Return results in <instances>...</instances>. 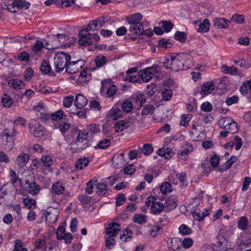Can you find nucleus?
<instances>
[{
    "mask_svg": "<svg viewBox=\"0 0 251 251\" xmlns=\"http://www.w3.org/2000/svg\"><path fill=\"white\" fill-rule=\"evenodd\" d=\"M189 55L185 53H180L175 56H172L170 60L164 62V66L167 69H170L173 71L185 70L188 68L185 66V61L187 59Z\"/></svg>",
    "mask_w": 251,
    "mask_h": 251,
    "instance_id": "f257e3e1",
    "label": "nucleus"
},
{
    "mask_svg": "<svg viewBox=\"0 0 251 251\" xmlns=\"http://www.w3.org/2000/svg\"><path fill=\"white\" fill-rule=\"evenodd\" d=\"M143 16L140 13H136L127 17L126 21L129 25V31L134 34L140 33L141 30L143 31V26L145 23L141 22Z\"/></svg>",
    "mask_w": 251,
    "mask_h": 251,
    "instance_id": "f03ea898",
    "label": "nucleus"
},
{
    "mask_svg": "<svg viewBox=\"0 0 251 251\" xmlns=\"http://www.w3.org/2000/svg\"><path fill=\"white\" fill-rule=\"evenodd\" d=\"M4 3L6 9L12 13H16L19 9H27L30 4L22 0H1Z\"/></svg>",
    "mask_w": 251,
    "mask_h": 251,
    "instance_id": "7ed1b4c3",
    "label": "nucleus"
},
{
    "mask_svg": "<svg viewBox=\"0 0 251 251\" xmlns=\"http://www.w3.org/2000/svg\"><path fill=\"white\" fill-rule=\"evenodd\" d=\"M54 59V68L55 71L59 73L66 68L69 62L71 60V56L67 53L63 52L56 53Z\"/></svg>",
    "mask_w": 251,
    "mask_h": 251,
    "instance_id": "20e7f679",
    "label": "nucleus"
},
{
    "mask_svg": "<svg viewBox=\"0 0 251 251\" xmlns=\"http://www.w3.org/2000/svg\"><path fill=\"white\" fill-rule=\"evenodd\" d=\"M68 38L65 34L58 33L56 37L51 36L44 40V48L48 50H54L60 46V43Z\"/></svg>",
    "mask_w": 251,
    "mask_h": 251,
    "instance_id": "39448f33",
    "label": "nucleus"
},
{
    "mask_svg": "<svg viewBox=\"0 0 251 251\" xmlns=\"http://www.w3.org/2000/svg\"><path fill=\"white\" fill-rule=\"evenodd\" d=\"M75 142L77 147L76 150L77 151H81L89 147L90 144L88 132L85 130H79Z\"/></svg>",
    "mask_w": 251,
    "mask_h": 251,
    "instance_id": "423d86ee",
    "label": "nucleus"
},
{
    "mask_svg": "<svg viewBox=\"0 0 251 251\" xmlns=\"http://www.w3.org/2000/svg\"><path fill=\"white\" fill-rule=\"evenodd\" d=\"M219 126L224 129V130H228L230 134L235 133L237 130V124L229 117L221 118L218 121Z\"/></svg>",
    "mask_w": 251,
    "mask_h": 251,
    "instance_id": "0eeeda50",
    "label": "nucleus"
},
{
    "mask_svg": "<svg viewBox=\"0 0 251 251\" xmlns=\"http://www.w3.org/2000/svg\"><path fill=\"white\" fill-rule=\"evenodd\" d=\"M145 203L147 206H151V213L154 215L160 214L164 209L163 204L160 201H156L154 197H149Z\"/></svg>",
    "mask_w": 251,
    "mask_h": 251,
    "instance_id": "6e6552de",
    "label": "nucleus"
},
{
    "mask_svg": "<svg viewBox=\"0 0 251 251\" xmlns=\"http://www.w3.org/2000/svg\"><path fill=\"white\" fill-rule=\"evenodd\" d=\"M19 182L26 191L33 195L38 193L41 189L40 185L34 181L27 180L24 182L22 179H19Z\"/></svg>",
    "mask_w": 251,
    "mask_h": 251,
    "instance_id": "1a4fd4ad",
    "label": "nucleus"
},
{
    "mask_svg": "<svg viewBox=\"0 0 251 251\" xmlns=\"http://www.w3.org/2000/svg\"><path fill=\"white\" fill-rule=\"evenodd\" d=\"M84 65V61L82 59L76 61H69L67 66L66 71L70 74H74L78 72Z\"/></svg>",
    "mask_w": 251,
    "mask_h": 251,
    "instance_id": "9d476101",
    "label": "nucleus"
},
{
    "mask_svg": "<svg viewBox=\"0 0 251 251\" xmlns=\"http://www.w3.org/2000/svg\"><path fill=\"white\" fill-rule=\"evenodd\" d=\"M29 126L30 133L33 134L35 137H40L44 135V127L39 125L36 121L31 122L29 123Z\"/></svg>",
    "mask_w": 251,
    "mask_h": 251,
    "instance_id": "9b49d317",
    "label": "nucleus"
},
{
    "mask_svg": "<svg viewBox=\"0 0 251 251\" xmlns=\"http://www.w3.org/2000/svg\"><path fill=\"white\" fill-rule=\"evenodd\" d=\"M41 163L42 166V172L44 174H46L47 172H51L52 168L51 166L52 164L51 157L49 155L42 156L41 158Z\"/></svg>",
    "mask_w": 251,
    "mask_h": 251,
    "instance_id": "f8f14e48",
    "label": "nucleus"
},
{
    "mask_svg": "<svg viewBox=\"0 0 251 251\" xmlns=\"http://www.w3.org/2000/svg\"><path fill=\"white\" fill-rule=\"evenodd\" d=\"M85 30H80L79 33V44L81 46H89L92 44V39Z\"/></svg>",
    "mask_w": 251,
    "mask_h": 251,
    "instance_id": "ddd939ff",
    "label": "nucleus"
},
{
    "mask_svg": "<svg viewBox=\"0 0 251 251\" xmlns=\"http://www.w3.org/2000/svg\"><path fill=\"white\" fill-rule=\"evenodd\" d=\"M102 88L101 90L104 91L106 89V95L108 97H111L115 95L117 89L115 85H110V82L107 80L101 81Z\"/></svg>",
    "mask_w": 251,
    "mask_h": 251,
    "instance_id": "4468645a",
    "label": "nucleus"
},
{
    "mask_svg": "<svg viewBox=\"0 0 251 251\" xmlns=\"http://www.w3.org/2000/svg\"><path fill=\"white\" fill-rule=\"evenodd\" d=\"M227 243L226 238L222 235H218L214 239V245L217 248H219L218 251H224L227 248L226 244Z\"/></svg>",
    "mask_w": 251,
    "mask_h": 251,
    "instance_id": "2eb2a0df",
    "label": "nucleus"
},
{
    "mask_svg": "<svg viewBox=\"0 0 251 251\" xmlns=\"http://www.w3.org/2000/svg\"><path fill=\"white\" fill-rule=\"evenodd\" d=\"M120 225L116 223H113L108 225L106 228V232L109 236L114 237L118 234L120 231Z\"/></svg>",
    "mask_w": 251,
    "mask_h": 251,
    "instance_id": "dca6fc26",
    "label": "nucleus"
},
{
    "mask_svg": "<svg viewBox=\"0 0 251 251\" xmlns=\"http://www.w3.org/2000/svg\"><path fill=\"white\" fill-rule=\"evenodd\" d=\"M215 88V85L213 81L206 82L201 85V93L204 95H207L211 93Z\"/></svg>",
    "mask_w": 251,
    "mask_h": 251,
    "instance_id": "f3484780",
    "label": "nucleus"
},
{
    "mask_svg": "<svg viewBox=\"0 0 251 251\" xmlns=\"http://www.w3.org/2000/svg\"><path fill=\"white\" fill-rule=\"evenodd\" d=\"M214 26L218 29L227 28L229 21L224 18H215L213 21Z\"/></svg>",
    "mask_w": 251,
    "mask_h": 251,
    "instance_id": "a211bd4d",
    "label": "nucleus"
},
{
    "mask_svg": "<svg viewBox=\"0 0 251 251\" xmlns=\"http://www.w3.org/2000/svg\"><path fill=\"white\" fill-rule=\"evenodd\" d=\"M251 238L242 239L237 246V249L240 251H251Z\"/></svg>",
    "mask_w": 251,
    "mask_h": 251,
    "instance_id": "6ab92c4d",
    "label": "nucleus"
},
{
    "mask_svg": "<svg viewBox=\"0 0 251 251\" xmlns=\"http://www.w3.org/2000/svg\"><path fill=\"white\" fill-rule=\"evenodd\" d=\"M195 23L196 25L199 26V28L197 29L198 32H206L209 31L210 23L208 19H204L202 23L200 21H197Z\"/></svg>",
    "mask_w": 251,
    "mask_h": 251,
    "instance_id": "aec40b11",
    "label": "nucleus"
},
{
    "mask_svg": "<svg viewBox=\"0 0 251 251\" xmlns=\"http://www.w3.org/2000/svg\"><path fill=\"white\" fill-rule=\"evenodd\" d=\"M177 199L176 196L172 195L168 198L165 201L163 205L164 208H167L168 210H173L177 206Z\"/></svg>",
    "mask_w": 251,
    "mask_h": 251,
    "instance_id": "412c9836",
    "label": "nucleus"
},
{
    "mask_svg": "<svg viewBox=\"0 0 251 251\" xmlns=\"http://www.w3.org/2000/svg\"><path fill=\"white\" fill-rule=\"evenodd\" d=\"M87 99L81 94H77L75 100L74 104L78 109L83 108L87 103Z\"/></svg>",
    "mask_w": 251,
    "mask_h": 251,
    "instance_id": "4be33fe9",
    "label": "nucleus"
},
{
    "mask_svg": "<svg viewBox=\"0 0 251 251\" xmlns=\"http://www.w3.org/2000/svg\"><path fill=\"white\" fill-rule=\"evenodd\" d=\"M29 160V155L22 152L17 158V162L20 168H24Z\"/></svg>",
    "mask_w": 251,
    "mask_h": 251,
    "instance_id": "5701e85b",
    "label": "nucleus"
},
{
    "mask_svg": "<svg viewBox=\"0 0 251 251\" xmlns=\"http://www.w3.org/2000/svg\"><path fill=\"white\" fill-rule=\"evenodd\" d=\"M249 223L247 217L245 216L240 217L237 222L238 228L242 230L245 231L248 229Z\"/></svg>",
    "mask_w": 251,
    "mask_h": 251,
    "instance_id": "b1692460",
    "label": "nucleus"
},
{
    "mask_svg": "<svg viewBox=\"0 0 251 251\" xmlns=\"http://www.w3.org/2000/svg\"><path fill=\"white\" fill-rule=\"evenodd\" d=\"M40 70L45 74H49L51 76H55V74L54 72L51 71V69L49 63L45 60H43L41 66Z\"/></svg>",
    "mask_w": 251,
    "mask_h": 251,
    "instance_id": "393cba45",
    "label": "nucleus"
},
{
    "mask_svg": "<svg viewBox=\"0 0 251 251\" xmlns=\"http://www.w3.org/2000/svg\"><path fill=\"white\" fill-rule=\"evenodd\" d=\"M148 216L142 214H136L132 218L134 223L140 225L145 224L147 222Z\"/></svg>",
    "mask_w": 251,
    "mask_h": 251,
    "instance_id": "a878e982",
    "label": "nucleus"
},
{
    "mask_svg": "<svg viewBox=\"0 0 251 251\" xmlns=\"http://www.w3.org/2000/svg\"><path fill=\"white\" fill-rule=\"evenodd\" d=\"M181 243V241L176 238L171 239L170 243H168V247L171 250L176 251L180 249Z\"/></svg>",
    "mask_w": 251,
    "mask_h": 251,
    "instance_id": "bb28decb",
    "label": "nucleus"
},
{
    "mask_svg": "<svg viewBox=\"0 0 251 251\" xmlns=\"http://www.w3.org/2000/svg\"><path fill=\"white\" fill-rule=\"evenodd\" d=\"M17 134V131L14 125L4 129L1 133L2 136L15 137Z\"/></svg>",
    "mask_w": 251,
    "mask_h": 251,
    "instance_id": "cd10ccee",
    "label": "nucleus"
},
{
    "mask_svg": "<svg viewBox=\"0 0 251 251\" xmlns=\"http://www.w3.org/2000/svg\"><path fill=\"white\" fill-rule=\"evenodd\" d=\"M52 190L55 195H60L64 193L65 187L62 182L57 181L52 184Z\"/></svg>",
    "mask_w": 251,
    "mask_h": 251,
    "instance_id": "c85d7f7f",
    "label": "nucleus"
},
{
    "mask_svg": "<svg viewBox=\"0 0 251 251\" xmlns=\"http://www.w3.org/2000/svg\"><path fill=\"white\" fill-rule=\"evenodd\" d=\"M112 161L117 168H122L126 164V161L124 160V158L120 157L119 155H114Z\"/></svg>",
    "mask_w": 251,
    "mask_h": 251,
    "instance_id": "c756f323",
    "label": "nucleus"
},
{
    "mask_svg": "<svg viewBox=\"0 0 251 251\" xmlns=\"http://www.w3.org/2000/svg\"><path fill=\"white\" fill-rule=\"evenodd\" d=\"M193 217L195 220L200 221L203 219V218L207 216L209 214L207 210L205 209V211L201 212L195 210L194 211H192Z\"/></svg>",
    "mask_w": 251,
    "mask_h": 251,
    "instance_id": "7c9ffc66",
    "label": "nucleus"
},
{
    "mask_svg": "<svg viewBox=\"0 0 251 251\" xmlns=\"http://www.w3.org/2000/svg\"><path fill=\"white\" fill-rule=\"evenodd\" d=\"M193 150L192 145H188L183 150L178 152V156L179 158L185 160L187 155L191 152Z\"/></svg>",
    "mask_w": 251,
    "mask_h": 251,
    "instance_id": "2f4dec72",
    "label": "nucleus"
},
{
    "mask_svg": "<svg viewBox=\"0 0 251 251\" xmlns=\"http://www.w3.org/2000/svg\"><path fill=\"white\" fill-rule=\"evenodd\" d=\"M9 85L14 89H21L24 87V82L19 79H11L8 82Z\"/></svg>",
    "mask_w": 251,
    "mask_h": 251,
    "instance_id": "473e14b6",
    "label": "nucleus"
},
{
    "mask_svg": "<svg viewBox=\"0 0 251 251\" xmlns=\"http://www.w3.org/2000/svg\"><path fill=\"white\" fill-rule=\"evenodd\" d=\"M159 24L166 33L170 32L174 27V24L170 21H161Z\"/></svg>",
    "mask_w": 251,
    "mask_h": 251,
    "instance_id": "72a5a7b5",
    "label": "nucleus"
},
{
    "mask_svg": "<svg viewBox=\"0 0 251 251\" xmlns=\"http://www.w3.org/2000/svg\"><path fill=\"white\" fill-rule=\"evenodd\" d=\"M141 77L144 82H148L153 77L154 74L149 69L146 68L143 72L141 73Z\"/></svg>",
    "mask_w": 251,
    "mask_h": 251,
    "instance_id": "f704fd0d",
    "label": "nucleus"
},
{
    "mask_svg": "<svg viewBox=\"0 0 251 251\" xmlns=\"http://www.w3.org/2000/svg\"><path fill=\"white\" fill-rule=\"evenodd\" d=\"M109 117L114 120H116L118 118H120L122 115L121 110L117 108L113 107L109 111Z\"/></svg>",
    "mask_w": 251,
    "mask_h": 251,
    "instance_id": "c9c22d12",
    "label": "nucleus"
},
{
    "mask_svg": "<svg viewBox=\"0 0 251 251\" xmlns=\"http://www.w3.org/2000/svg\"><path fill=\"white\" fill-rule=\"evenodd\" d=\"M158 45L159 47L163 49H168L171 48L173 44L170 39L162 38L158 41Z\"/></svg>",
    "mask_w": 251,
    "mask_h": 251,
    "instance_id": "e433bc0d",
    "label": "nucleus"
},
{
    "mask_svg": "<svg viewBox=\"0 0 251 251\" xmlns=\"http://www.w3.org/2000/svg\"><path fill=\"white\" fill-rule=\"evenodd\" d=\"M107 184L104 182H100L97 185V193L99 195L105 194L107 191Z\"/></svg>",
    "mask_w": 251,
    "mask_h": 251,
    "instance_id": "4c0bfd02",
    "label": "nucleus"
},
{
    "mask_svg": "<svg viewBox=\"0 0 251 251\" xmlns=\"http://www.w3.org/2000/svg\"><path fill=\"white\" fill-rule=\"evenodd\" d=\"M237 160V158L235 156H232L226 163L225 168H219L218 171L220 172H223L224 171L228 170L232 165L235 163Z\"/></svg>",
    "mask_w": 251,
    "mask_h": 251,
    "instance_id": "58836bf2",
    "label": "nucleus"
},
{
    "mask_svg": "<svg viewBox=\"0 0 251 251\" xmlns=\"http://www.w3.org/2000/svg\"><path fill=\"white\" fill-rule=\"evenodd\" d=\"M89 162V160L87 158H80L76 162L75 167L77 169L81 170L87 166Z\"/></svg>",
    "mask_w": 251,
    "mask_h": 251,
    "instance_id": "ea45409f",
    "label": "nucleus"
},
{
    "mask_svg": "<svg viewBox=\"0 0 251 251\" xmlns=\"http://www.w3.org/2000/svg\"><path fill=\"white\" fill-rule=\"evenodd\" d=\"M132 234L131 230L126 228L124 231L123 234L120 235V239L124 242H126L131 239Z\"/></svg>",
    "mask_w": 251,
    "mask_h": 251,
    "instance_id": "a19ab883",
    "label": "nucleus"
},
{
    "mask_svg": "<svg viewBox=\"0 0 251 251\" xmlns=\"http://www.w3.org/2000/svg\"><path fill=\"white\" fill-rule=\"evenodd\" d=\"M143 31L141 30L140 33H137L136 35L147 36L148 37H151L153 35V31L151 28H148V25L145 23L143 26Z\"/></svg>",
    "mask_w": 251,
    "mask_h": 251,
    "instance_id": "79ce46f5",
    "label": "nucleus"
},
{
    "mask_svg": "<svg viewBox=\"0 0 251 251\" xmlns=\"http://www.w3.org/2000/svg\"><path fill=\"white\" fill-rule=\"evenodd\" d=\"M172 185L168 182L163 183L160 186V189L162 193L166 194L168 193L171 192L172 191Z\"/></svg>",
    "mask_w": 251,
    "mask_h": 251,
    "instance_id": "37998d69",
    "label": "nucleus"
},
{
    "mask_svg": "<svg viewBox=\"0 0 251 251\" xmlns=\"http://www.w3.org/2000/svg\"><path fill=\"white\" fill-rule=\"evenodd\" d=\"M221 71L225 74L234 75L237 72V69L234 66L229 67L226 65H224L221 67Z\"/></svg>",
    "mask_w": 251,
    "mask_h": 251,
    "instance_id": "c03bdc74",
    "label": "nucleus"
},
{
    "mask_svg": "<svg viewBox=\"0 0 251 251\" xmlns=\"http://www.w3.org/2000/svg\"><path fill=\"white\" fill-rule=\"evenodd\" d=\"M95 61L96 67L100 68L106 63L107 59L103 55H98L96 57Z\"/></svg>",
    "mask_w": 251,
    "mask_h": 251,
    "instance_id": "a18cd8bd",
    "label": "nucleus"
},
{
    "mask_svg": "<svg viewBox=\"0 0 251 251\" xmlns=\"http://www.w3.org/2000/svg\"><path fill=\"white\" fill-rule=\"evenodd\" d=\"M110 140L108 139H105L99 142L95 149H105L110 145Z\"/></svg>",
    "mask_w": 251,
    "mask_h": 251,
    "instance_id": "49530a36",
    "label": "nucleus"
},
{
    "mask_svg": "<svg viewBox=\"0 0 251 251\" xmlns=\"http://www.w3.org/2000/svg\"><path fill=\"white\" fill-rule=\"evenodd\" d=\"M24 205L28 209L34 208L36 205V202L34 200L26 198L23 199Z\"/></svg>",
    "mask_w": 251,
    "mask_h": 251,
    "instance_id": "de8ad7c7",
    "label": "nucleus"
},
{
    "mask_svg": "<svg viewBox=\"0 0 251 251\" xmlns=\"http://www.w3.org/2000/svg\"><path fill=\"white\" fill-rule=\"evenodd\" d=\"M155 109V107L153 105H146L141 111V115L146 116L149 114H152Z\"/></svg>",
    "mask_w": 251,
    "mask_h": 251,
    "instance_id": "09e8293b",
    "label": "nucleus"
},
{
    "mask_svg": "<svg viewBox=\"0 0 251 251\" xmlns=\"http://www.w3.org/2000/svg\"><path fill=\"white\" fill-rule=\"evenodd\" d=\"M178 229L179 233L184 235H190L192 232L191 228L184 224L181 225Z\"/></svg>",
    "mask_w": 251,
    "mask_h": 251,
    "instance_id": "8fccbe9b",
    "label": "nucleus"
},
{
    "mask_svg": "<svg viewBox=\"0 0 251 251\" xmlns=\"http://www.w3.org/2000/svg\"><path fill=\"white\" fill-rule=\"evenodd\" d=\"M33 109L36 111V115H37V114L46 111L48 110V108L43 102H40L33 106Z\"/></svg>",
    "mask_w": 251,
    "mask_h": 251,
    "instance_id": "3c124183",
    "label": "nucleus"
},
{
    "mask_svg": "<svg viewBox=\"0 0 251 251\" xmlns=\"http://www.w3.org/2000/svg\"><path fill=\"white\" fill-rule=\"evenodd\" d=\"M174 38L181 43H183L186 40V34L184 32L177 31L175 34Z\"/></svg>",
    "mask_w": 251,
    "mask_h": 251,
    "instance_id": "603ef678",
    "label": "nucleus"
},
{
    "mask_svg": "<svg viewBox=\"0 0 251 251\" xmlns=\"http://www.w3.org/2000/svg\"><path fill=\"white\" fill-rule=\"evenodd\" d=\"M6 137V143L5 144V149L10 151L14 147L15 137Z\"/></svg>",
    "mask_w": 251,
    "mask_h": 251,
    "instance_id": "864d4df0",
    "label": "nucleus"
},
{
    "mask_svg": "<svg viewBox=\"0 0 251 251\" xmlns=\"http://www.w3.org/2000/svg\"><path fill=\"white\" fill-rule=\"evenodd\" d=\"M140 78V75H134L126 76L124 77V79L131 83H139L141 82Z\"/></svg>",
    "mask_w": 251,
    "mask_h": 251,
    "instance_id": "5fc2aeb1",
    "label": "nucleus"
},
{
    "mask_svg": "<svg viewBox=\"0 0 251 251\" xmlns=\"http://www.w3.org/2000/svg\"><path fill=\"white\" fill-rule=\"evenodd\" d=\"M110 18L107 16L106 17H101L97 19L96 20H95L96 22V24H97L98 28H100L105 24L108 23L109 21Z\"/></svg>",
    "mask_w": 251,
    "mask_h": 251,
    "instance_id": "6e6d98bb",
    "label": "nucleus"
},
{
    "mask_svg": "<svg viewBox=\"0 0 251 251\" xmlns=\"http://www.w3.org/2000/svg\"><path fill=\"white\" fill-rule=\"evenodd\" d=\"M162 99L163 100H171L173 96V92L171 89H167L163 91L161 94Z\"/></svg>",
    "mask_w": 251,
    "mask_h": 251,
    "instance_id": "4d7b16f0",
    "label": "nucleus"
},
{
    "mask_svg": "<svg viewBox=\"0 0 251 251\" xmlns=\"http://www.w3.org/2000/svg\"><path fill=\"white\" fill-rule=\"evenodd\" d=\"M141 151L145 155L151 154L153 151V147L150 144H146L144 145Z\"/></svg>",
    "mask_w": 251,
    "mask_h": 251,
    "instance_id": "13d9d810",
    "label": "nucleus"
},
{
    "mask_svg": "<svg viewBox=\"0 0 251 251\" xmlns=\"http://www.w3.org/2000/svg\"><path fill=\"white\" fill-rule=\"evenodd\" d=\"M122 108L126 113H129L133 109V104L131 102L125 101L122 104Z\"/></svg>",
    "mask_w": 251,
    "mask_h": 251,
    "instance_id": "bf43d9fd",
    "label": "nucleus"
},
{
    "mask_svg": "<svg viewBox=\"0 0 251 251\" xmlns=\"http://www.w3.org/2000/svg\"><path fill=\"white\" fill-rule=\"evenodd\" d=\"M98 29L97 24L95 20L91 21L87 25V27L86 29H82V30H85L86 33H89V31L91 30H95Z\"/></svg>",
    "mask_w": 251,
    "mask_h": 251,
    "instance_id": "052dcab7",
    "label": "nucleus"
},
{
    "mask_svg": "<svg viewBox=\"0 0 251 251\" xmlns=\"http://www.w3.org/2000/svg\"><path fill=\"white\" fill-rule=\"evenodd\" d=\"M16 58L20 61H28L30 59V56L27 52L22 51L17 54Z\"/></svg>",
    "mask_w": 251,
    "mask_h": 251,
    "instance_id": "680f3d73",
    "label": "nucleus"
},
{
    "mask_svg": "<svg viewBox=\"0 0 251 251\" xmlns=\"http://www.w3.org/2000/svg\"><path fill=\"white\" fill-rule=\"evenodd\" d=\"M13 251H27L26 248L24 247L23 243L20 240L15 241V247Z\"/></svg>",
    "mask_w": 251,
    "mask_h": 251,
    "instance_id": "e2e57ef3",
    "label": "nucleus"
},
{
    "mask_svg": "<svg viewBox=\"0 0 251 251\" xmlns=\"http://www.w3.org/2000/svg\"><path fill=\"white\" fill-rule=\"evenodd\" d=\"M74 101V97L73 96H68L64 98L63 100V106L66 108H69L72 105Z\"/></svg>",
    "mask_w": 251,
    "mask_h": 251,
    "instance_id": "0e129e2a",
    "label": "nucleus"
},
{
    "mask_svg": "<svg viewBox=\"0 0 251 251\" xmlns=\"http://www.w3.org/2000/svg\"><path fill=\"white\" fill-rule=\"evenodd\" d=\"M63 111L59 110L55 113H52L50 116V118L53 120L58 121L61 119L63 118Z\"/></svg>",
    "mask_w": 251,
    "mask_h": 251,
    "instance_id": "69168bd1",
    "label": "nucleus"
},
{
    "mask_svg": "<svg viewBox=\"0 0 251 251\" xmlns=\"http://www.w3.org/2000/svg\"><path fill=\"white\" fill-rule=\"evenodd\" d=\"M1 103L5 107H10L12 103V101L8 95L4 94L2 98Z\"/></svg>",
    "mask_w": 251,
    "mask_h": 251,
    "instance_id": "338daca9",
    "label": "nucleus"
},
{
    "mask_svg": "<svg viewBox=\"0 0 251 251\" xmlns=\"http://www.w3.org/2000/svg\"><path fill=\"white\" fill-rule=\"evenodd\" d=\"M126 201V197L123 194H119L116 197L115 204L116 206H120L124 203Z\"/></svg>",
    "mask_w": 251,
    "mask_h": 251,
    "instance_id": "774afa93",
    "label": "nucleus"
}]
</instances>
